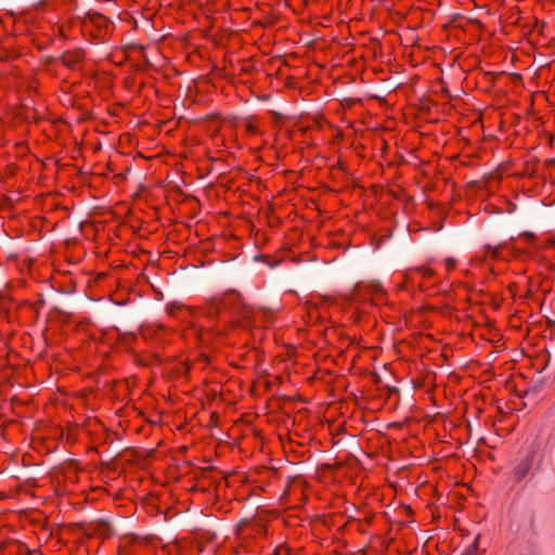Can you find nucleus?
I'll list each match as a JSON object with an SVG mask.
<instances>
[{
    "label": "nucleus",
    "instance_id": "1",
    "mask_svg": "<svg viewBox=\"0 0 555 555\" xmlns=\"http://www.w3.org/2000/svg\"><path fill=\"white\" fill-rule=\"evenodd\" d=\"M205 310L208 317L218 318L233 326H247L255 318L254 309L246 305L242 295L234 289L210 297Z\"/></svg>",
    "mask_w": 555,
    "mask_h": 555
},
{
    "label": "nucleus",
    "instance_id": "2",
    "mask_svg": "<svg viewBox=\"0 0 555 555\" xmlns=\"http://www.w3.org/2000/svg\"><path fill=\"white\" fill-rule=\"evenodd\" d=\"M83 33L93 41L103 43L109 40L115 25L106 16L100 13H87L82 22Z\"/></svg>",
    "mask_w": 555,
    "mask_h": 555
},
{
    "label": "nucleus",
    "instance_id": "3",
    "mask_svg": "<svg viewBox=\"0 0 555 555\" xmlns=\"http://www.w3.org/2000/svg\"><path fill=\"white\" fill-rule=\"evenodd\" d=\"M291 494L298 499L304 505L309 502L312 489L307 480L296 477L289 488Z\"/></svg>",
    "mask_w": 555,
    "mask_h": 555
},
{
    "label": "nucleus",
    "instance_id": "4",
    "mask_svg": "<svg viewBox=\"0 0 555 555\" xmlns=\"http://www.w3.org/2000/svg\"><path fill=\"white\" fill-rule=\"evenodd\" d=\"M85 59L86 52L79 47L65 50L60 55L62 64L69 69H76Z\"/></svg>",
    "mask_w": 555,
    "mask_h": 555
},
{
    "label": "nucleus",
    "instance_id": "5",
    "mask_svg": "<svg viewBox=\"0 0 555 555\" xmlns=\"http://www.w3.org/2000/svg\"><path fill=\"white\" fill-rule=\"evenodd\" d=\"M434 274H435L434 270L430 269L429 267H424V266L415 267L413 269H409L405 272V280H406V282L416 283L418 276L422 278L423 280H427V279L433 278Z\"/></svg>",
    "mask_w": 555,
    "mask_h": 555
},
{
    "label": "nucleus",
    "instance_id": "6",
    "mask_svg": "<svg viewBox=\"0 0 555 555\" xmlns=\"http://www.w3.org/2000/svg\"><path fill=\"white\" fill-rule=\"evenodd\" d=\"M363 292L375 296V298L373 299L374 301L379 300L384 294L383 286L379 283H371V284L365 285L363 287Z\"/></svg>",
    "mask_w": 555,
    "mask_h": 555
},
{
    "label": "nucleus",
    "instance_id": "7",
    "mask_svg": "<svg viewBox=\"0 0 555 555\" xmlns=\"http://www.w3.org/2000/svg\"><path fill=\"white\" fill-rule=\"evenodd\" d=\"M531 464V460L529 457H526L525 461H522L515 467V474L517 475L518 479L524 478L528 474Z\"/></svg>",
    "mask_w": 555,
    "mask_h": 555
},
{
    "label": "nucleus",
    "instance_id": "8",
    "mask_svg": "<svg viewBox=\"0 0 555 555\" xmlns=\"http://www.w3.org/2000/svg\"><path fill=\"white\" fill-rule=\"evenodd\" d=\"M292 260L296 261L297 263L310 262L312 260V256H311V254L309 251L299 253L297 255H294Z\"/></svg>",
    "mask_w": 555,
    "mask_h": 555
},
{
    "label": "nucleus",
    "instance_id": "9",
    "mask_svg": "<svg viewBox=\"0 0 555 555\" xmlns=\"http://www.w3.org/2000/svg\"><path fill=\"white\" fill-rule=\"evenodd\" d=\"M245 131L249 135H255L259 132L258 126L253 120H247L245 124Z\"/></svg>",
    "mask_w": 555,
    "mask_h": 555
},
{
    "label": "nucleus",
    "instance_id": "10",
    "mask_svg": "<svg viewBox=\"0 0 555 555\" xmlns=\"http://www.w3.org/2000/svg\"><path fill=\"white\" fill-rule=\"evenodd\" d=\"M13 546L17 550V555H30L29 548L26 546V544L16 542L13 544Z\"/></svg>",
    "mask_w": 555,
    "mask_h": 555
},
{
    "label": "nucleus",
    "instance_id": "11",
    "mask_svg": "<svg viewBox=\"0 0 555 555\" xmlns=\"http://www.w3.org/2000/svg\"><path fill=\"white\" fill-rule=\"evenodd\" d=\"M486 248H487V256H490L492 258L499 257V247L498 246L487 245Z\"/></svg>",
    "mask_w": 555,
    "mask_h": 555
},
{
    "label": "nucleus",
    "instance_id": "12",
    "mask_svg": "<svg viewBox=\"0 0 555 555\" xmlns=\"http://www.w3.org/2000/svg\"><path fill=\"white\" fill-rule=\"evenodd\" d=\"M446 264H447V269L451 270L455 266V261L452 258H447L446 259Z\"/></svg>",
    "mask_w": 555,
    "mask_h": 555
},
{
    "label": "nucleus",
    "instance_id": "13",
    "mask_svg": "<svg viewBox=\"0 0 555 555\" xmlns=\"http://www.w3.org/2000/svg\"><path fill=\"white\" fill-rule=\"evenodd\" d=\"M299 93L304 96V95H309L310 94V91L308 88H306L304 85L302 86H299Z\"/></svg>",
    "mask_w": 555,
    "mask_h": 555
},
{
    "label": "nucleus",
    "instance_id": "14",
    "mask_svg": "<svg viewBox=\"0 0 555 555\" xmlns=\"http://www.w3.org/2000/svg\"><path fill=\"white\" fill-rule=\"evenodd\" d=\"M42 305H43V300H39V301L34 302V304L31 305V307H33V309H34L35 311H38V310H39V308H40Z\"/></svg>",
    "mask_w": 555,
    "mask_h": 555
},
{
    "label": "nucleus",
    "instance_id": "15",
    "mask_svg": "<svg viewBox=\"0 0 555 555\" xmlns=\"http://www.w3.org/2000/svg\"><path fill=\"white\" fill-rule=\"evenodd\" d=\"M201 361H203L205 364L208 363V357L207 356H201Z\"/></svg>",
    "mask_w": 555,
    "mask_h": 555
},
{
    "label": "nucleus",
    "instance_id": "16",
    "mask_svg": "<svg viewBox=\"0 0 555 555\" xmlns=\"http://www.w3.org/2000/svg\"><path fill=\"white\" fill-rule=\"evenodd\" d=\"M313 122H314V128H315V127L318 126V120H317V118H315V117H314V119H313Z\"/></svg>",
    "mask_w": 555,
    "mask_h": 555
}]
</instances>
